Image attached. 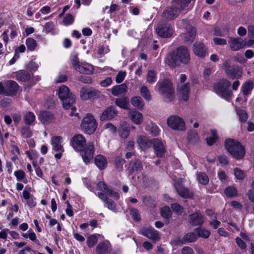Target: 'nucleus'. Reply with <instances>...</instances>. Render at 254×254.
Wrapping results in <instances>:
<instances>
[{
    "label": "nucleus",
    "instance_id": "nucleus-1",
    "mask_svg": "<svg viewBox=\"0 0 254 254\" xmlns=\"http://www.w3.org/2000/svg\"><path fill=\"white\" fill-rule=\"evenodd\" d=\"M193 0H173L172 5L168 7L163 12L164 18L172 20L177 17L182 12H187L192 7Z\"/></svg>",
    "mask_w": 254,
    "mask_h": 254
},
{
    "label": "nucleus",
    "instance_id": "nucleus-2",
    "mask_svg": "<svg viewBox=\"0 0 254 254\" xmlns=\"http://www.w3.org/2000/svg\"><path fill=\"white\" fill-rule=\"evenodd\" d=\"M58 93L63 103V107L66 110H70L69 115L77 116L78 113H74V111L76 110V107L74 106L75 102V96L69 92V88L65 85H62L59 87Z\"/></svg>",
    "mask_w": 254,
    "mask_h": 254
},
{
    "label": "nucleus",
    "instance_id": "nucleus-3",
    "mask_svg": "<svg viewBox=\"0 0 254 254\" xmlns=\"http://www.w3.org/2000/svg\"><path fill=\"white\" fill-rule=\"evenodd\" d=\"M155 88L166 102H171L174 98L175 89L169 80L164 79L158 82Z\"/></svg>",
    "mask_w": 254,
    "mask_h": 254
},
{
    "label": "nucleus",
    "instance_id": "nucleus-4",
    "mask_svg": "<svg viewBox=\"0 0 254 254\" xmlns=\"http://www.w3.org/2000/svg\"><path fill=\"white\" fill-rule=\"evenodd\" d=\"M231 82L227 79L222 78L216 82L213 85L215 92L222 98L229 101L233 93L230 89Z\"/></svg>",
    "mask_w": 254,
    "mask_h": 254
},
{
    "label": "nucleus",
    "instance_id": "nucleus-5",
    "mask_svg": "<svg viewBox=\"0 0 254 254\" xmlns=\"http://www.w3.org/2000/svg\"><path fill=\"white\" fill-rule=\"evenodd\" d=\"M225 148L231 155L237 160L243 158L245 154L244 147L238 141L228 138L225 142Z\"/></svg>",
    "mask_w": 254,
    "mask_h": 254
},
{
    "label": "nucleus",
    "instance_id": "nucleus-6",
    "mask_svg": "<svg viewBox=\"0 0 254 254\" xmlns=\"http://www.w3.org/2000/svg\"><path fill=\"white\" fill-rule=\"evenodd\" d=\"M221 67L226 75L231 79H239L242 76V68L237 65H231V61L229 59L223 62Z\"/></svg>",
    "mask_w": 254,
    "mask_h": 254
},
{
    "label": "nucleus",
    "instance_id": "nucleus-7",
    "mask_svg": "<svg viewBox=\"0 0 254 254\" xmlns=\"http://www.w3.org/2000/svg\"><path fill=\"white\" fill-rule=\"evenodd\" d=\"M97 124L94 117L90 114H87L83 119L81 127L85 133L90 134L93 133L96 129Z\"/></svg>",
    "mask_w": 254,
    "mask_h": 254
},
{
    "label": "nucleus",
    "instance_id": "nucleus-8",
    "mask_svg": "<svg viewBox=\"0 0 254 254\" xmlns=\"http://www.w3.org/2000/svg\"><path fill=\"white\" fill-rule=\"evenodd\" d=\"M167 125L174 130L184 131L186 130V126L183 119L177 116H171L167 120Z\"/></svg>",
    "mask_w": 254,
    "mask_h": 254
},
{
    "label": "nucleus",
    "instance_id": "nucleus-9",
    "mask_svg": "<svg viewBox=\"0 0 254 254\" xmlns=\"http://www.w3.org/2000/svg\"><path fill=\"white\" fill-rule=\"evenodd\" d=\"M81 151L82 152L81 156L84 162L86 164L89 163L93 160L94 154V145L93 143H88L83 147V149Z\"/></svg>",
    "mask_w": 254,
    "mask_h": 254
},
{
    "label": "nucleus",
    "instance_id": "nucleus-10",
    "mask_svg": "<svg viewBox=\"0 0 254 254\" xmlns=\"http://www.w3.org/2000/svg\"><path fill=\"white\" fill-rule=\"evenodd\" d=\"M180 63L188 64L190 63V58L188 49L184 46H180L175 51Z\"/></svg>",
    "mask_w": 254,
    "mask_h": 254
},
{
    "label": "nucleus",
    "instance_id": "nucleus-11",
    "mask_svg": "<svg viewBox=\"0 0 254 254\" xmlns=\"http://www.w3.org/2000/svg\"><path fill=\"white\" fill-rule=\"evenodd\" d=\"M157 34L163 38L170 37L173 34V29L168 24L160 23L156 29Z\"/></svg>",
    "mask_w": 254,
    "mask_h": 254
},
{
    "label": "nucleus",
    "instance_id": "nucleus-12",
    "mask_svg": "<svg viewBox=\"0 0 254 254\" xmlns=\"http://www.w3.org/2000/svg\"><path fill=\"white\" fill-rule=\"evenodd\" d=\"M72 145L77 151H81L86 145V140L81 134L75 135L71 139Z\"/></svg>",
    "mask_w": 254,
    "mask_h": 254
},
{
    "label": "nucleus",
    "instance_id": "nucleus-13",
    "mask_svg": "<svg viewBox=\"0 0 254 254\" xmlns=\"http://www.w3.org/2000/svg\"><path fill=\"white\" fill-rule=\"evenodd\" d=\"M118 112L114 106H110L106 108L100 116V120L102 121L111 120L114 118Z\"/></svg>",
    "mask_w": 254,
    "mask_h": 254
},
{
    "label": "nucleus",
    "instance_id": "nucleus-14",
    "mask_svg": "<svg viewBox=\"0 0 254 254\" xmlns=\"http://www.w3.org/2000/svg\"><path fill=\"white\" fill-rule=\"evenodd\" d=\"M6 91L5 96H13L16 95L18 89V84L13 80H8L5 82Z\"/></svg>",
    "mask_w": 254,
    "mask_h": 254
},
{
    "label": "nucleus",
    "instance_id": "nucleus-15",
    "mask_svg": "<svg viewBox=\"0 0 254 254\" xmlns=\"http://www.w3.org/2000/svg\"><path fill=\"white\" fill-rule=\"evenodd\" d=\"M140 233L153 241H158L160 239L159 232L152 228H144L140 230Z\"/></svg>",
    "mask_w": 254,
    "mask_h": 254
},
{
    "label": "nucleus",
    "instance_id": "nucleus-16",
    "mask_svg": "<svg viewBox=\"0 0 254 254\" xmlns=\"http://www.w3.org/2000/svg\"><path fill=\"white\" fill-rule=\"evenodd\" d=\"M164 61L165 64L171 68H175L180 65L179 60H178L175 51L167 55Z\"/></svg>",
    "mask_w": 254,
    "mask_h": 254
},
{
    "label": "nucleus",
    "instance_id": "nucleus-17",
    "mask_svg": "<svg viewBox=\"0 0 254 254\" xmlns=\"http://www.w3.org/2000/svg\"><path fill=\"white\" fill-rule=\"evenodd\" d=\"M178 194L183 198H190L192 196V192L188 188L183 186L179 183H175L174 185Z\"/></svg>",
    "mask_w": 254,
    "mask_h": 254
},
{
    "label": "nucleus",
    "instance_id": "nucleus-18",
    "mask_svg": "<svg viewBox=\"0 0 254 254\" xmlns=\"http://www.w3.org/2000/svg\"><path fill=\"white\" fill-rule=\"evenodd\" d=\"M228 43L230 48L233 51H236L244 47L245 44L241 38L229 37Z\"/></svg>",
    "mask_w": 254,
    "mask_h": 254
},
{
    "label": "nucleus",
    "instance_id": "nucleus-19",
    "mask_svg": "<svg viewBox=\"0 0 254 254\" xmlns=\"http://www.w3.org/2000/svg\"><path fill=\"white\" fill-rule=\"evenodd\" d=\"M153 144L156 155L158 157H162L166 152L165 146L163 142L158 138H155L153 139Z\"/></svg>",
    "mask_w": 254,
    "mask_h": 254
},
{
    "label": "nucleus",
    "instance_id": "nucleus-20",
    "mask_svg": "<svg viewBox=\"0 0 254 254\" xmlns=\"http://www.w3.org/2000/svg\"><path fill=\"white\" fill-rule=\"evenodd\" d=\"M98 93V91L96 90L88 87H83L80 90V95L82 100H87L92 97L97 96Z\"/></svg>",
    "mask_w": 254,
    "mask_h": 254
},
{
    "label": "nucleus",
    "instance_id": "nucleus-21",
    "mask_svg": "<svg viewBox=\"0 0 254 254\" xmlns=\"http://www.w3.org/2000/svg\"><path fill=\"white\" fill-rule=\"evenodd\" d=\"M143 168L141 162L138 160H135L130 162L128 168V173L131 175L136 174L140 172Z\"/></svg>",
    "mask_w": 254,
    "mask_h": 254
},
{
    "label": "nucleus",
    "instance_id": "nucleus-22",
    "mask_svg": "<svg viewBox=\"0 0 254 254\" xmlns=\"http://www.w3.org/2000/svg\"><path fill=\"white\" fill-rule=\"evenodd\" d=\"M98 196L105 203L106 207L109 209L115 212L117 211L116 203L113 200L109 199L105 194L103 192H98Z\"/></svg>",
    "mask_w": 254,
    "mask_h": 254
},
{
    "label": "nucleus",
    "instance_id": "nucleus-23",
    "mask_svg": "<svg viewBox=\"0 0 254 254\" xmlns=\"http://www.w3.org/2000/svg\"><path fill=\"white\" fill-rule=\"evenodd\" d=\"M137 143L141 150H145L151 147L153 140H150L146 136H140L137 138Z\"/></svg>",
    "mask_w": 254,
    "mask_h": 254
},
{
    "label": "nucleus",
    "instance_id": "nucleus-24",
    "mask_svg": "<svg viewBox=\"0 0 254 254\" xmlns=\"http://www.w3.org/2000/svg\"><path fill=\"white\" fill-rule=\"evenodd\" d=\"M53 150L55 151H64L63 145V138L61 136H54L51 139Z\"/></svg>",
    "mask_w": 254,
    "mask_h": 254
},
{
    "label": "nucleus",
    "instance_id": "nucleus-25",
    "mask_svg": "<svg viewBox=\"0 0 254 254\" xmlns=\"http://www.w3.org/2000/svg\"><path fill=\"white\" fill-rule=\"evenodd\" d=\"M190 90V88L189 83L184 84L178 87V93L184 101L188 100Z\"/></svg>",
    "mask_w": 254,
    "mask_h": 254
},
{
    "label": "nucleus",
    "instance_id": "nucleus-26",
    "mask_svg": "<svg viewBox=\"0 0 254 254\" xmlns=\"http://www.w3.org/2000/svg\"><path fill=\"white\" fill-rule=\"evenodd\" d=\"M193 51L195 55L199 57H204L207 55L204 45L201 43H195L193 44Z\"/></svg>",
    "mask_w": 254,
    "mask_h": 254
},
{
    "label": "nucleus",
    "instance_id": "nucleus-27",
    "mask_svg": "<svg viewBox=\"0 0 254 254\" xmlns=\"http://www.w3.org/2000/svg\"><path fill=\"white\" fill-rule=\"evenodd\" d=\"M190 223L194 226L201 225L203 223V215L198 212H195L189 216Z\"/></svg>",
    "mask_w": 254,
    "mask_h": 254
},
{
    "label": "nucleus",
    "instance_id": "nucleus-28",
    "mask_svg": "<svg viewBox=\"0 0 254 254\" xmlns=\"http://www.w3.org/2000/svg\"><path fill=\"white\" fill-rule=\"evenodd\" d=\"M111 249V244L109 241H106L99 243L96 249L98 254H106Z\"/></svg>",
    "mask_w": 254,
    "mask_h": 254
},
{
    "label": "nucleus",
    "instance_id": "nucleus-29",
    "mask_svg": "<svg viewBox=\"0 0 254 254\" xmlns=\"http://www.w3.org/2000/svg\"><path fill=\"white\" fill-rule=\"evenodd\" d=\"M128 116L134 124L140 125L143 122L142 114L135 110L130 111L128 114Z\"/></svg>",
    "mask_w": 254,
    "mask_h": 254
},
{
    "label": "nucleus",
    "instance_id": "nucleus-30",
    "mask_svg": "<svg viewBox=\"0 0 254 254\" xmlns=\"http://www.w3.org/2000/svg\"><path fill=\"white\" fill-rule=\"evenodd\" d=\"M77 71L83 74H91L93 73L94 68L92 65L86 63H80Z\"/></svg>",
    "mask_w": 254,
    "mask_h": 254
},
{
    "label": "nucleus",
    "instance_id": "nucleus-31",
    "mask_svg": "<svg viewBox=\"0 0 254 254\" xmlns=\"http://www.w3.org/2000/svg\"><path fill=\"white\" fill-rule=\"evenodd\" d=\"M16 79L20 81L26 82L31 78V74L25 70H20L15 72Z\"/></svg>",
    "mask_w": 254,
    "mask_h": 254
},
{
    "label": "nucleus",
    "instance_id": "nucleus-32",
    "mask_svg": "<svg viewBox=\"0 0 254 254\" xmlns=\"http://www.w3.org/2000/svg\"><path fill=\"white\" fill-rule=\"evenodd\" d=\"M120 136L123 138H126L129 134L130 127L126 122H123L121 124L119 130Z\"/></svg>",
    "mask_w": 254,
    "mask_h": 254
},
{
    "label": "nucleus",
    "instance_id": "nucleus-33",
    "mask_svg": "<svg viewBox=\"0 0 254 254\" xmlns=\"http://www.w3.org/2000/svg\"><path fill=\"white\" fill-rule=\"evenodd\" d=\"M96 165L101 170L104 169L107 166V161L104 156L101 155L96 156L94 159Z\"/></svg>",
    "mask_w": 254,
    "mask_h": 254
},
{
    "label": "nucleus",
    "instance_id": "nucleus-34",
    "mask_svg": "<svg viewBox=\"0 0 254 254\" xmlns=\"http://www.w3.org/2000/svg\"><path fill=\"white\" fill-rule=\"evenodd\" d=\"M40 120L44 124H49L54 118L53 115L50 112L43 111L40 115Z\"/></svg>",
    "mask_w": 254,
    "mask_h": 254
},
{
    "label": "nucleus",
    "instance_id": "nucleus-35",
    "mask_svg": "<svg viewBox=\"0 0 254 254\" xmlns=\"http://www.w3.org/2000/svg\"><path fill=\"white\" fill-rule=\"evenodd\" d=\"M196 34V30L192 27H190L187 28L186 33L185 34V39L186 41L191 43L194 40Z\"/></svg>",
    "mask_w": 254,
    "mask_h": 254
},
{
    "label": "nucleus",
    "instance_id": "nucleus-36",
    "mask_svg": "<svg viewBox=\"0 0 254 254\" xmlns=\"http://www.w3.org/2000/svg\"><path fill=\"white\" fill-rule=\"evenodd\" d=\"M127 88V86L124 84L116 85L112 88V93L115 96H118L126 92Z\"/></svg>",
    "mask_w": 254,
    "mask_h": 254
},
{
    "label": "nucleus",
    "instance_id": "nucleus-37",
    "mask_svg": "<svg viewBox=\"0 0 254 254\" xmlns=\"http://www.w3.org/2000/svg\"><path fill=\"white\" fill-rule=\"evenodd\" d=\"M117 106L124 109H128L129 106V100L127 97L117 98L115 100Z\"/></svg>",
    "mask_w": 254,
    "mask_h": 254
},
{
    "label": "nucleus",
    "instance_id": "nucleus-38",
    "mask_svg": "<svg viewBox=\"0 0 254 254\" xmlns=\"http://www.w3.org/2000/svg\"><path fill=\"white\" fill-rule=\"evenodd\" d=\"M131 104L138 109H141L144 106V102L139 96L133 97L131 99Z\"/></svg>",
    "mask_w": 254,
    "mask_h": 254
},
{
    "label": "nucleus",
    "instance_id": "nucleus-39",
    "mask_svg": "<svg viewBox=\"0 0 254 254\" xmlns=\"http://www.w3.org/2000/svg\"><path fill=\"white\" fill-rule=\"evenodd\" d=\"M254 87V83L251 81L246 82L242 86L243 93L245 96H248Z\"/></svg>",
    "mask_w": 254,
    "mask_h": 254
},
{
    "label": "nucleus",
    "instance_id": "nucleus-40",
    "mask_svg": "<svg viewBox=\"0 0 254 254\" xmlns=\"http://www.w3.org/2000/svg\"><path fill=\"white\" fill-rule=\"evenodd\" d=\"M36 118L34 113L31 112L26 113L24 117L23 120L26 125H31L35 121Z\"/></svg>",
    "mask_w": 254,
    "mask_h": 254
},
{
    "label": "nucleus",
    "instance_id": "nucleus-41",
    "mask_svg": "<svg viewBox=\"0 0 254 254\" xmlns=\"http://www.w3.org/2000/svg\"><path fill=\"white\" fill-rule=\"evenodd\" d=\"M140 93L145 100L150 101L151 100L152 98L150 91L146 86H142L140 87Z\"/></svg>",
    "mask_w": 254,
    "mask_h": 254
},
{
    "label": "nucleus",
    "instance_id": "nucleus-42",
    "mask_svg": "<svg viewBox=\"0 0 254 254\" xmlns=\"http://www.w3.org/2000/svg\"><path fill=\"white\" fill-rule=\"evenodd\" d=\"M195 232L197 233V237H202L203 238H207L210 235L209 231L202 227H198L195 229Z\"/></svg>",
    "mask_w": 254,
    "mask_h": 254
},
{
    "label": "nucleus",
    "instance_id": "nucleus-43",
    "mask_svg": "<svg viewBox=\"0 0 254 254\" xmlns=\"http://www.w3.org/2000/svg\"><path fill=\"white\" fill-rule=\"evenodd\" d=\"M157 79V73L153 69L149 70L147 74L146 80L150 84L154 83Z\"/></svg>",
    "mask_w": 254,
    "mask_h": 254
},
{
    "label": "nucleus",
    "instance_id": "nucleus-44",
    "mask_svg": "<svg viewBox=\"0 0 254 254\" xmlns=\"http://www.w3.org/2000/svg\"><path fill=\"white\" fill-rule=\"evenodd\" d=\"M26 45L28 50L33 51L37 46V42L32 38H28L26 40Z\"/></svg>",
    "mask_w": 254,
    "mask_h": 254
},
{
    "label": "nucleus",
    "instance_id": "nucleus-45",
    "mask_svg": "<svg viewBox=\"0 0 254 254\" xmlns=\"http://www.w3.org/2000/svg\"><path fill=\"white\" fill-rule=\"evenodd\" d=\"M197 236L195 232H190L184 235V240L186 243H193L196 241Z\"/></svg>",
    "mask_w": 254,
    "mask_h": 254
},
{
    "label": "nucleus",
    "instance_id": "nucleus-46",
    "mask_svg": "<svg viewBox=\"0 0 254 254\" xmlns=\"http://www.w3.org/2000/svg\"><path fill=\"white\" fill-rule=\"evenodd\" d=\"M225 193L228 197H234L237 196V190L233 186H230L225 190Z\"/></svg>",
    "mask_w": 254,
    "mask_h": 254
},
{
    "label": "nucleus",
    "instance_id": "nucleus-47",
    "mask_svg": "<svg viewBox=\"0 0 254 254\" xmlns=\"http://www.w3.org/2000/svg\"><path fill=\"white\" fill-rule=\"evenodd\" d=\"M197 180L200 184L203 185H207L209 182V178L207 175L202 172L197 174Z\"/></svg>",
    "mask_w": 254,
    "mask_h": 254
},
{
    "label": "nucleus",
    "instance_id": "nucleus-48",
    "mask_svg": "<svg viewBox=\"0 0 254 254\" xmlns=\"http://www.w3.org/2000/svg\"><path fill=\"white\" fill-rule=\"evenodd\" d=\"M236 113L239 118V120L242 122H245L248 118V115L246 112L240 108L236 109Z\"/></svg>",
    "mask_w": 254,
    "mask_h": 254
},
{
    "label": "nucleus",
    "instance_id": "nucleus-49",
    "mask_svg": "<svg viewBox=\"0 0 254 254\" xmlns=\"http://www.w3.org/2000/svg\"><path fill=\"white\" fill-rule=\"evenodd\" d=\"M125 163V160L123 158L117 157L115 159V164L116 169L118 171L122 170L123 168V165Z\"/></svg>",
    "mask_w": 254,
    "mask_h": 254
},
{
    "label": "nucleus",
    "instance_id": "nucleus-50",
    "mask_svg": "<svg viewBox=\"0 0 254 254\" xmlns=\"http://www.w3.org/2000/svg\"><path fill=\"white\" fill-rule=\"evenodd\" d=\"M21 133L23 137L27 138L31 137L32 135V131L28 127H22L21 129Z\"/></svg>",
    "mask_w": 254,
    "mask_h": 254
},
{
    "label": "nucleus",
    "instance_id": "nucleus-51",
    "mask_svg": "<svg viewBox=\"0 0 254 254\" xmlns=\"http://www.w3.org/2000/svg\"><path fill=\"white\" fill-rule=\"evenodd\" d=\"M188 138L191 142H195L198 139V134L194 130H190L188 134Z\"/></svg>",
    "mask_w": 254,
    "mask_h": 254
},
{
    "label": "nucleus",
    "instance_id": "nucleus-52",
    "mask_svg": "<svg viewBox=\"0 0 254 254\" xmlns=\"http://www.w3.org/2000/svg\"><path fill=\"white\" fill-rule=\"evenodd\" d=\"M161 215L165 219H169L172 215V212L169 207H164L161 209Z\"/></svg>",
    "mask_w": 254,
    "mask_h": 254
},
{
    "label": "nucleus",
    "instance_id": "nucleus-53",
    "mask_svg": "<svg viewBox=\"0 0 254 254\" xmlns=\"http://www.w3.org/2000/svg\"><path fill=\"white\" fill-rule=\"evenodd\" d=\"M97 241L98 240L95 235H90L87 239V245L89 248H92L97 243Z\"/></svg>",
    "mask_w": 254,
    "mask_h": 254
},
{
    "label": "nucleus",
    "instance_id": "nucleus-54",
    "mask_svg": "<svg viewBox=\"0 0 254 254\" xmlns=\"http://www.w3.org/2000/svg\"><path fill=\"white\" fill-rule=\"evenodd\" d=\"M147 129L154 136H157L160 133V129L157 126L154 125H152L151 127L148 126Z\"/></svg>",
    "mask_w": 254,
    "mask_h": 254
},
{
    "label": "nucleus",
    "instance_id": "nucleus-55",
    "mask_svg": "<svg viewBox=\"0 0 254 254\" xmlns=\"http://www.w3.org/2000/svg\"><path fill=\"white\" fill-rule=\"evenodd\" d=\"M171 208L173 211L178 215H180L183 212V208L177 203L172 204Z\"/></svg>",
    "mask_w": 254,
    "mask_h": 254
},
{
    "label": "nucleus",
    "instance_id": "nucleus-56",
    "mask_svg": "<svg viewBox=\"0 0 254 254\" xmlns=\"http://www.w3.org/2000/svg\"><path fill=\"white\" fill-rule=\"evenodd\" d=\"M234 171L235 176L237 179L243 180L245 178L246 174L242 170L236 168Z\"/></svg>",
    "mask_w": 254,
    "mask_h": 254
},
{
    "label": "nucleus",
    "instance_id": "nucleus-57",
    "mask_svg": "<svg viewBox=\"0 0 254 254\" xmlns=\"http://www.w3.org/2000/svg\"><path fill=\"white\" fill-rule=\"evenodd\" d=\"M97 189L101 191V192H103L105 194L107 193V190H109L107 185L104 182H99L97 184Z\"/></svg>",
    "mask_w": 254,
    "mask_h": 254
},
{
    "label": "nucleus",
    "instance_id": "nucleus-58",
    "mask_svg": "<svg viewBox=\"0 0 254 254\" xmlns=\"http://www.w3.org/2000/svg\"><path fill=\"white\" fill-rule=\"evenodd\" d=\"M74 18L71 14H67L63 19V23L64 25H70L73 23Z\"/></svg>",
    "mask_w": 254,
    "mask_h": 254
},
{
    "label": "nucleus",
    "instance_id": "nucleus-59",
    "mask_svg": "<svg viewBox=\"0 0 254 254\" xmlns=\"http://www.w3.org/2000/svg\"><path fill=\"white\" fill-rule=\"evenodd\" d=\"M130 214L132 218L137 221H138L140 219V215L138 213V211L135 208H131L130 210Z\"/></svg>",
    "mask_w": 254,
    "mask_h": 254
},
{
    "label": "nucleus",
    "instance_id": "nucleus-60",
    "mask_svg": "<svg viewBox=\"0 0 254 254\" xmlns=\"http://www.w3.org/2000/svg\"><path fill=\"white\" fill-rule=\"evenodd\" d=\"M126 75V71H119L116 77V81L118 83H121L124 80Z\"/></svg>",
    "mask_w": 254,
    "mask_h": 254
},
{
    "label": "nucleus",
    "instance_id": "nucleus-61",
    "mask_svg": "<svg viewBox=\"0 0 254 254\" xmlns=\"http://www.w3.org/2000/svg\"><path fill=\"white\" fill-rule=\"evenodd\" d=\"M236 242L241 250H244L246 249L247 245L241 238L237 237L236 238Z\"/></svg>",
    "mask_w": 254,
    "mask_h": 254
},
{
    "label": "nucleus",
    "instance_id": "nucleus-62",
    "mask_svg": "<svg viewBox=\"0 0 254 254\" xmlns=\"http://www.w3.org/2000/svg\"><path fill=\"white\" fill-rule=\"evenodd\" d=\"M14 174L18 181L23 179L25 176V173L21 170L15 171Z\"/></svg>",
    "mask_w": 254,
    "mask_h": 254
},
{
    "label": "nucleus",
    "instance_id": "nucleus-63",
    "mask_svg": "<svg viewBox=\"0 0 254 254\" xmlns=\"http://www.w3.org/2000/svg\"><path fill=\"white\" fill-rule=\"evenodd\" d=\"M54 25L53 22H47L44 25V30L47 33H49L53 31L54 30Z\"/></svg>",
    "mask_w": 254,
    "mask_h": 254
},
{
    "label": "nucleus",
    "instance_id": "nucleus-64",
    "mask_svg": "<svg viewBox=\"0 0 254 254\" xmlns=\"http://www.w3.org/2000/svg\"><path fill=\"white\" fill-rule=\"evenodd\" d=\"M182 254H193L194 252L192 249L189 246L183 247L181 250Z\"/></svg>",
    "mask_w": 254,
    "mask_h": 254
}]
</instances>
